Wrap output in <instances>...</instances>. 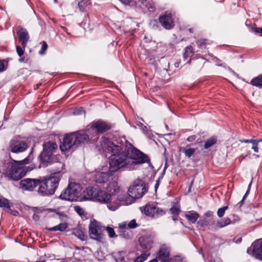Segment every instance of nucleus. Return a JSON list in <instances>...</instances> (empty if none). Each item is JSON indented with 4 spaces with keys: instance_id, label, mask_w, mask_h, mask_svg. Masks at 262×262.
<instances>
[{
    "instance_id": "obj_1",
    "label": "nucleus",
    "mask_w": 262,
    "mask_h": 262,
    "mask_svg": "<svg viewBox=\"0 0 262 262\" xmlns=\"http://www.w3.org/2000/svg\"><path fill=\"white\" fill-rule=\"evenodd\" d=\"M101 149L103 152L110 154L108 157L109 171L116 172L129 169L132 163L142 164L146 163L154 168L148 156L134 147L125 137H115L112 139L105 137L101 138Z\"/></svg>"
},
{
    "instance_id": "obj_2",
    "label": "nucleus",
    "mask_w": 262,
    "mask_h": 262,
    "mask_svg": "<svg viewBox=\"0 0 262 262\" xmlns=\"http://www.w3.org/2000/svg\"><path fill=\"white\" fill-rule=\"evenodd\" d=\"M106 188L110 191L108 193L104 190L100 189L97 186L89 187L85 190L86 200H92L102 204H106L108 209L112 211L117 210L120 206L118 202L113 201L114 196L119 191V187L116 181L110 182Z\"/></svg>"
},
{
    "instance_id": "obj_3",
    "label": "nucleus",
    "mask_w": 262,
    "mask_h": 262,
    "mask_svg": "<svg viewBox=\"0 0 262 262\" xmlns=\"http://www.w3.org/2000/svg\"><path fill=\"white\" fill-rule=\"evenodd\" d=\"M10 155H7L0 164V172L9 180L17 181L25 177L28 172L33 169L31 166H20L13 162Z\"/></svg>"
},
{
    "instance_id": "obj_4",
    "label": "nucleus",
    "mask_w": 262,
    "mask_h": 262,
    "mask_svg": "<svg viewBox=\"0 0 262 262\" xmlns=\"http://www.w3.org/2000/svg\"><path fill=\"white\" fill-rule=\"evenodd\" d=\"M62 174L60 170L53 171L51 173L43 178L38 189V194L42 196L53 195L57 189Z\"/></svg>"
},
{
    "instance_id": "obj_5",
    "label": "nucleus",
    "mask_w": 262,
    "mask_h": 262,
    "mask_svg": "<svg viewBox=\"0 0 262 262\" xmlns=\"http://www.w3.org/2000/svg\"><path fill=\"white\" fill-rule=\"evenodd\" d=\"M42 150L37 157L39 163V168L41 166L47 167L51 164L53 153L57 148V145L55 142L48 141L42 145Z\"/></svg>"
},
{
    "instance_id": "obj_6",
    "label": "nucleus",
    "mask_w": 262,
    "mask_h": 262,
    "mask_svg": "<svg viewBox=\"0 0 262 262\" xmlns=\"http://www.w3.org/2000/svg\"><path fill=\"white\" fill-rule=\"evenodd\" d=\"M104 231L105 227L101 226L99 222L95 219L91 221L89 226V232L91 239L99 243H103Z\"/></svg>"
},
{
    "instance_id": "obj_7",
    "label": "nucleus",
    "mask_w": 262,
    "mask_h": 262,
    "mask_svg": "<svg viewBox=\"0 0 262 262\" xmlns=\"http://www.w3.org/2000/svg\"><path fill=\"white\" fill-rule=\"evenodd\" d=\"M146 192L144 182L139 179L135 181L128 190V195L135 200L142 198Z\"/></svg>"
},
{
    "instance_id": "obj_8",
    "label": "nucleus",
    "mask_w": 262,
    "mask_h": 262,
    "mask_svg": "<svg viewBox=\"0 0 262 262\" xmlns=\"http://www.w3.org/2000/svg\"><path fill=\"white\" fill-rule=\"evenodd\" d=\"M77 186L75 183H71L68 185L67 188L64 189L59 198L62 200H66L70 202H75L77 200V195L79 193L78 190L76 188Z\"/></svg>"
},
{
    "instance_id": "obj_9",
    "label": "nucleus",
    "mask_w": 262,
    "mask_h": 262,
    "mask_svg": "<svg viewBox=\"0 0 262 262\" xmlns=\"http://www.w3.org/2000/svg\"><path fill=\"white\" fill-rule=\"evenodd\" d=\"M139 209L142 213L152 218L159 217L165 213L163 209L152 204H146L145 205L140 207Z\"/></svg>"
},
{
    "instance_id": "obj_10",
    "label": "nucleus",
    "mask_w": 262,
    "mask_h": 262,
    "mask_svg": "<svg viewBox=\"0 0 262 262\" xmlns=\"http://www.w3.org/2000/svg\"><path fill=\"white\" fill-rule=\"evenodd\" d=\"M91 125L92 129L97 134H103L111 129L113 127L112 124L101 119L92 122Z\"/></svg>"
},
{
    "instance_id": "obj_11",
    "label": "nucleus",
    "mask_w": 262,
    "mask_h": 262,
    "mask_svg": "<svg viewBox=\"0 0 262 262\" xmlns=\"http://www.w3.org/2000/svg\"><path fill=\"white\" fill-rule=\"evenodd\" d=\"M247 253L256 259L262 260V239H256L248 248Z\"/></svg>"
},
{
    "instance_id": "obj_12",
    "label": "nucleus",
    "mask_w": 262,
    "mask_h": 262,
    "mask_svg": "<svg viewBox=\"0 0 262 262\" xmlns=\"http://www.w3.org/2000/svg\"><path fill=\"white\" fill-rule=\"evenodd\" d=\"M176 257L179 258L178 261H174L172 258H170V249L165 244L160 247L157 255V258L161 262H183L179 259V256H177Z\"/></svg>"
},
{
    "instance_id": "obj_13",
    "label": "nucleus",
    "mask_w": 262,
    "mask_h": 262,
    "mask_svg": "<svg viewBox=\"0 0 262 262\" xmlns=\"http://www.w3.org/2000/svg\"><path fill=\"white\" fill-rule=\"evenodd\" d=\"M29 147L28 143L22 140L14 139L11 140L9 148L13 153L22 152Z\"/></svg>"
},
{
    "instance_id": "obj_14",
    "label": "nucleus",
    "mask_w": 262,
    "mask_h": 262,
    "mask_svg": "<svg viewBox=\"0 0 262 262\" xmlns=\"http://www.w3.org/2000/svg\"><path fill=\"white\" fill-rule=\"evenodd\" d=\"M158 20L161 26L166 30H170L174 26L173 19L170 13L166 12L160 15Z\"/></svg>"
},
{
    "instance_id": "obj_15",
    "label": "nucleus",
    "mask_w": 262,
    "mask_h": 262,
    "mask_svg": "<svg viewBox=\"0 0 262 262\" xmlns=\"http://www.w3.org/2000/svg\"><path fill=\"white\" fill-rule=\"evenodd\" d=\"M109 169L107 171H96L93 178V181L96 183L105 184L107 183L112 178L113 173Z\"/></svg>"
},
{
    "instance_id": "obj_16",
    "label": "nucleus",
    "mask_w": 262,
    "mask_h": 262,
    "mask_svg": "<svg viewBox=\"0 0 262 262\" xmlns=\"http://www.w3.org/2000/svg\"><path fill=\"white\" fill-rule=\"evenodd\" d=\"M74 133L67 134L65 135L62 139V141H60L59 148L62 152L66 151L74 146Z\"/></svg>"
},
{
    "instance_id": "obj_17",
    "label": "nucleus",
    "mask_w": 262,
    "mask_h": 262,
    "mask_svg": "<svg viewBox=\"0 0 262 262\" xmlns=\"http://www.w3.org/2000/svg\"><path fill=\"white\" fill-rule=\"evenodd\" d=\"M41 183V181L37 179L26 178L19 182L20 187L23 190L32 191Z\"/></svg>"
},
{
    "instance_id": "obj_18",
    "label": "nucleus",
    "mask_w": 262,
    "mask_h": 262,
    "mask_svg": "<svg viewBox=\"0 0 262 262\" xmlns=\"http://www.w3.org/2000/svg\"><path fill=\"white\" fill-rule=\"evenodd\" d=\"M74 133V146L75 148L78 146H82L85 144L88 143L89 141V136L84 133H79L77 132Z\"/></svg>"
},
{
    "instance_id": "obj_19",
    "label": "nucleus",
    "mask_w": 262,
    "mask_h": 262,
    "mask_svg": "<svg viewBox=\"0 0 262 262\" xmlns=\"http://www.w3.org/2000/svg\"><path fill=\"white\" fill-rule=\"evenodd\" d=\"M138 242L141 249H143L144 251L148 252V251L152 246L154 240L152 237L151 236L144 235L140 237Z\"/></svg>"
},
{
    "instance_id": "obj_20",
    "label": "nucleus",
    "mask_w": 262,
    "mask_h": 262,
    "mask_svg": "<svg viewBox=\"0 0 262 262\" xmlns=\"http://www.w3.org/2000/svg\"><path fill=\"white\" fill-rule=\"evenodd\" d=\"M132 5L142 9H147L149 12H154L156 10L154 4L147 0H134Z\"/></svg>"
},
{
    "instance_id": "obj_21",
    "label": "nucleus",
    "mask_w": 262,
    "mask_h": 262,
    "mask_svg": "<svg viewBox=\"0 0 262 262\" xmlns=\"http://www.w3.org/2000/svg\"><path fill=\"white\" fill-rule=\"evenodd\" d=\"M17 34L18 36V39L21 42V45H27L30 38L27 29L21 26H18L17 29Z\"/></svg>"
},
{
    "instance_id": "obj_22",
    "label": "nucleus",
    "mask_w": 262,
    "mask_h": 262,
    "mask_svg": "<svg viewBox=\"0 0 262 262\" xmlns=\"http://www.w3.org/2000/svg\"><path fill=\"white\" fill-rule=\"evenodd\" d=\"M198 227H201L203 230H213V227L210 224L209 220L206 219L204 216H202L197 222Z\"/></svg>"
},
{
    "instance_id": "obj_23",
    "label": "nucleus",
    "mask_w": 262,
    "mask_h": 262,
    "mask_svg": "<svg viewBox=\"0 0 262 262\" xmlns=\"http://www.w3.org/2000/svg\"><path fill=\"white\" fill-rule=\"evenodd\" d=\"M34 150V147H32L31 150L29 154V155L24 159L20 161H17L15 160H14L13 161V162H15L17 163L20 166H23V165L27 164L30 163V161H31L33 159V152Z\"/></svg>"
},
{
    "instance_id": "obj_24",
    "label": "nucleus",
    "mask_w": 262,
    "mask_h": 262,
    "mask_svg": "<svg viewBox=\"0 0 262 262\" xmlns=\"http://www.w3.org/2000/svg\"><path fill=\"white\" fill-rule=\"evenodd\" d=\"M185 217L192 224H194L200 217L199 214L195 211H189L185 214Z\"/></svg>"
},
{
    "instance_id": "obj_25",
    "label": "nucleus",
    "mask_w": 262,
    "mask_h": 262,
    "mask_svg": "<svg viewBox=\"0 0 262 262\" xmlns=\"http://www.w3.org/2000/svg\"><path fill=\"white\" fill-rule=\"evenodd\" d=\"M72 233L82 241H84L87 239V236L85 235L83 230L79 228L74 229Z\"/></svg>"
},
{
    "instance_id": "obj_26",
    "label": "nucleus",
    "mask_w": 262,
    "mask_h": 262,
    "mask_svg": "<svg viewBox=\"0 0 262 262\" xmlns=\"http://www.w3.org/2000/svg\"><path fill=\"white\" fill-rule=\"evenodd\" d=\"M67 228L68 224L67 223H61L55 226L50 228H47L46 229L50 231H59L62 232L66 230Z\"/></svg>"
},
{
    "instance_id": "obj_27",
    "label": "nucleus",
    "mask_w": 262,
    "mask_h": 262,
    "mask_svg": "<svg viewBox=\"0 0 262 262\" xmlns=\"http://www.w3.org/2000/svg\"><path fill=\"white\" fill-rule=\"evenodd\" d=\"M217 141V138L215 136H213L208 139L204 145V149H207L216 144Z\"/></svg>"
},
{
    "instance_id": "obj_28",
    "label": "nucleus",
    "mask_w": 262,
    "mask_h": 262,
    "mask_svg": "<svg viewBox=\"0 0 262 262\" xmlns=\"http://www.w3.org/2000/svg\"><path fill=\"white\" fill-rule=\"evenodd\" d=\"M78 3V7L79 10L84 12L86 11V8L91 4V0H76Z\"/></svg>"
},
{
    "instance_id": "obj_29",
    "label": "nucleus",
    "mask_w": 262,
    "mask_h": 262,
    "mask_svg": "<svg viewBox=\"0 0 262 262\" xmlns=\"http://www.w3.org/2000/svg\"><path fill=\"white\" fill-rule=\"evenodd\" d=\"M250 83L253 86L262 88V74L253 78L251 80Z\"/></svg>"
},
{
    "instance_id": "obj_30",
    "label": "nucleus",
    "mask_w": 262,
    "mask_h": 262,
    "mask_svg": "<svg viewBox=\"0 0 262 262\" xmlns=\"http://www.w3.org/2000/svg\"><path fill=\"white\" fill-rule=\"evenodd\" d=\"M149 28L155 31H160L161 29V25L159 20L157 19H151L149 23Z\"/></svg>"
},
{
    "instance_id": "obj_31",
    "label": "nucleus",
    "mask_w": 262,
    "mask_h": 262,
    "mask_svg": "<svg viewBox=\"0 0 262 262\" xmlns=\"http://www.w3.org/2000/svg\"><path fill=\"white\" fill-rule=\"evenodd\" d=\"M0 207L4 209H10L11 205L9 200L0 196Z\"/></svg>"
},
{
    "instance_id": "obj_32",
    "label": "nucleus",
    "mask_w": 262,
    "mask_h": 262,
    "mask_svg": "<svg viewBox=\"0 0 262 262\" xmlns=\"http://www.w3.org/2000/svg\"><path fill=\"white\" fill-rule=\"evenodd\" d=\"M231 223V220L228 217H226L222 220L217 221L216 223V226L219 228H221L230 225Z\"/></svg>"
},
{
    "instance_id": "obj_33",
    "label": "nucleus",
    "mask_w": 262,
    "mask_h": 262,
    "mask_svg": "<svg viewBox=\"0 0 262 262\" xmlns=\"http://www.w3.org/2000/svg\"><path fill=\"white\" fill-rule=\"evenodd\" d=\"M119 235L118 236L125 239H130L132 237V234L129 229L118 231Z\"/></svg>"
},
{
    "instance_id": "obj_34",
    "label": "nucleus",
    "mask_w": 262,
    "mask_h": 262,
    "mask_svg": "<svg viewBox=\"0 0 262 262\" xmlns=\"http://www.w3.org/2000/svg\"><path fill=\"white\" fill-rule=\"evenodd\" d=\"M150 253L147 251H143L141 254L136 258L134 262H143L147 259Z\"/></svg>"
},
{
    "instance_id": "obj_35",
    "label": "nucleus",
    "mask_w": 262,
    "mask_h": 262,
    "mask_svg": "<svg viewBox=\"0 0 262 262\" xmlns=\"http://www.w3.org/2000/svg\"><path fill=\"white\" fill-rule=\"evenodd\" d=\"M169 211L172 215H179L181 212L180 206L179 205H176L175 203H173V204L169 209Z\"/></svg>"
},
{
    "instance_id": "obj_36",
    "label": "nucleus",
    "mask_w": 262,
    "mask_h": 262,
    "mask_svg": "<svg viewBox=\"0 0 262 262\" xmlns=\"http://www.w3.org/2000/svg\"><path fill=\"white\" fill-rule=\"evenodd\" d=\"M182 151L184 153L186 157L190 158L194 153L195 149L193 148H187L186 147H183Z\"/></svg>"
},
{
    "instance_id": "obj_37",
    "label": "nucleus",
    "mask_w": 262,
    "mask_h": 262,
    "mask_svg": "<svg viewBox=\"0 0 262 262\" xmlns=\"http://www.w3.org/2000/svg\"><path fill=\"white\" fill-rule=\"evenodd\" d=\"M26 46L27 45L25 44H24V45H21V47L19 46H16V52L19 57H22L24 54Z\"/></svg>"
},
{
    "instance_id": "obj_38",
    "label": "nucleus",
    "mask_w": 262,
    "mask_h": 262,
    "mask_svg": "<svg viewBox=\"0 0 262 262\" xmlns=\"http://www.w3.org/2000/svg\"><path fill=\"white\" fill-rule=\"evenodd\" d=\"M105 230L107 231L108 234V236L110 238H113L118 236V235L116 234L114 229L110 226H107L106 228L105 227Z\"/></svg>"
},
{
    "instance_id": "obj_39",
    "label": "nucleus",
    "mask_w": 262,
    "mask_h": 262,
    "mask_svg": "<svg viewBox=\"0 0 262 262\" xmlns=\"http://www.w3.org/2000/svg\"><path fill=\"white\" fill-rule=\"evenodd\" d=\"M74 211L81 217H82V216H85V213L84 210L79 206H75L74 207Z\"/></svg>"
},
{
    "instance_id": "obj_40",
    "label": "nucleus",
    "mask_w": 262,
    "mask_h": 262,
    "mask_svg": "<svg viewBox=\"0 0 262 262\" xmlns=\"http://www.w3.org/2000/svg\"><path fill=\"white\" fill-rule=\"evenodd\" d=\"M228 208V206H225L218 209L217 211V215L219 217H222L224 216L225 211Z\"/></svg>"
},
{
    "instance_id": "obj_41",
    "label": "nucleus",
    "mask_w": 262,
    "mask_h": 262,
    "mask_svg": "<svg viewBox=\"0 0 262 262\" xmlns=\"http://www.w3.org/2000/svg\"><path fill=\"white\" fill-rule=\"evenodd\" d=\"M48 47V46L47 42L45 41H42L41 42V50L39 51V54L41 55H44Z\"/></svg>"
},
{
    "instance_id": "obj_42",
    "label": "nucleus",
    "mask_w": 262,
    "mask_h": 262,
    "mask_svg": "<svg viewBox=\"0 0 262 262\" xmlns=\"http://www.w3.org/2000/svg\"><path fill=\"white\" fill-rule=\"evenodd\" d=\"M139 225L136 223V221L135 219L132 220L128 223V228L129 229H135L136 227H138Z\"/></svg>"
},
{
    "instance_id": "obj_43",
    "label": "nucleus",
    "mask_w": 262,
    "mask_h": 262,
    "mask_svg": "<svg viewBox=\"0 0 262 262\" xmlns=\"http://www.w3.org/2000/svg\"><path fill=\"white\" fill-rule=\"evenodd\" d=\"M7 63H5L4 60L0 59V73L3 72L7 70Z\"/></svg>"
},
{
    "instance_id": "obj_44",
    "label": "nucleus",
    "mask_w": 262,
    "mask_h": 262,
    "mask_svg": "<svg viewBox=\"0 0 262 262\" xmlns=\"http://www.w3.org/2000/svg\"><path fill=\"white\" fill-rule=\"evenodd\" d=\"M118 228V231L129 229V228H128V224L127 225V223L125 222H123L119 224Z\"/></svg>"
},
{
    "instance_id": "obj_45",
    "label": "nucleus",
    "mask_w": 262,
    "mask_h": 262,
    "mask_svg": "<svg viewBox=\"0 0 262 262\" xmlns=\"http://www.w3.org/2000/svg\"><path fill=\"white\" fill-rule=\"evenodd\" d=\"M207 39H200L196 41V44L199 48H202L207 44Z\"/></svg>"
},
{
    "instance_id": "obj_46",
    "label": "nucleus",
    "mask_w": 262,
    "mask_h": 262,
    "mask_svg": "<svg viewBox=\"0 0 262 262\" xmlns=\"http://www.w3.org/2000/svg\"><path fill=\"white\" fill-rule=\"evenodd\" d=\"M56 214L58 216L61 221H64L65 219L68 218V215L63 212H57Z\"/></svg>"
},
{
    "instance_id": "obj_47",
    "label": "nucleus",
    "mask_w": 262,
    "mask_h": 262,
    "mask_svg": "<svg viewBox=\"0 0 262 262\" xmlns=\"http://www.w3.org/2000/svg\"><path fill=\"white\" fill-rule=\"evenodd\" d=\"M251 143L252 144V149L254 150V152H258V147L257 140L254 139V142Z\"/></svg>"
},
{
    "instance_id": "obj_48",
    "label": "nucleus",
    "mask_w": 262,
    "mask_h": 262,
    "mask_svg": "<svg viewBox=\"0 0 262 262\" xmlns=\"http://www.w3.org/2000/svg\"><path fill=\"white\" fill-rule=\"evenodd\" d=\"M83 113H84V111L83 110L82 107L77 108L74 111V114L76 115H80Z\"/></svg>"
},
{
    "instance_id": "obj_49",
    "label": "nucleus",
    "mask_w": 262,
    "mask_h": 262,
    "mask_svg": "<svg viewBox=\"0 0 262 262\" xmlns=\"http://www.w3.org/2000/svg\"><path fill=\"white\" fill-rule=\"evenodd\" d=\"M252 29L256 34H260L262 36V27H253Z\"/></svg>"
},
{
    "instance_id": "obj_50",
    "label": "nucleus",
    "mask_w": 262,
    "mask_h": 262,
    "mask_svg": "<svg viewBox=\"0 0 262 262\" xmlns=\"http://www.w3.org/2000/svg\"><path fill=\"white\" fill-rule=\"evenodd\" d=\"M146 135L147 136V137L150 139H153L154 140V138L155 137L154 135L152 134V133H151V130H147L146 131V133H145Z\"/></svg>"
},
{
    "instance_id": "obj_51",
    "label": "nucleus",
    "mask_w": 262,
    "mask_h": 262,
    "mask_svg": "<svg viewBox=\"0 0 262 262\" xmlns=\"http://www.w3.org/2000/svg\"><path fill=\"white\" fill-rule=\"evenodd\" d=\"M213 215V212L208 210L204 213L203 216H204L205 218L206 217H210L212 216Z\"/></svg>"
},
{
    "instance_id": "obj_52",
    "label": "nucleus",
    "mask_w": 262,
    "mask_h": 262,
    "mask_svg": "<svg viewBox=\"0 0 262 262\" xmlns=\"http://www.w3.org/2000/svg\"><path fill=\"white\" fill-rule=\"evenodd\" d=\"M242 143H251L254 142V139H242L239 140Z\"/></svg>"
},
{
    "instance_id": "obj_53",
    "label": "nucleus",
    "mask_w": 262,
    "mask_h": 262,
    "mask_svg": "<svg viewBox=\"0 0 262 262\" xmlns=\"http://www.w3.org/2000/svg\"><path fill=\"white\" fill-rule=\"evenodd\" d=\"M122 4L125 5H132L134 0H119Z\"/></svg>"
},
{
    "instance_id": "obj_54",
    "label": "nucleus",
    "mask_w": 262,
    "mask_h": 262,
    "mask_svg": "<svg viewBox=\"0 0 262 262\" xmlns=\"http://www.w3.org/2000/svg\"><path fill=\"white\" fill-rule=\"evenodd\" d=\"M209 55L212 57V59L214 61L216 62H219L221 61V60L219 58L214 56L212 54H209Z\"/></svg>"
},
{
    "instance_id": "obj_55",
    "label": "nucleus",
    "mask_w": 262,
    "mask_h": 262,
    "mask_svg": "<svg viewBox=\"0 0 262 262\" xmlns=\"http://www.w3.org/2000/svg\"><path fill=\"white\" fill-rule=\"evenodd\" d=\"M195 138H196V136L195 135L190 136L187 138V141H188V142H192L194 141V140H195Z\"/></svg>"
},
{
    "instance_id": "obj_56",
    "label": "nucleus",
    "mask_w": 262,
    "mask_h": 262,
    "mask_svg": "<svg viewBox=\"0 0 262 262\" xmlns=\"http://www.w3.org/2000/svg\"><path fill=\"white\" fill-rule=\"evenodd\" d=\"M185 52L188 54L193 53L192 48L191 46H188L185 49Z\"/></svg>"
},
{
    "instance_id": "obj_57",
    "label": "nucleus",
    "mask_w": 262,
    "mask_h": 262,
    "mask_svg": "<svg viewBox=\"0 0 262 262\" xmlns=\"http://www.w3.org/2000/svg\"><path fill=\"white\" fill-rule=\"evenodd\" d=\"M227 69L234 76L236 77H238V75L234 71H233L229 67H227Z\"/></svg>"
},
{
    "instance_id": "obj_58",
    "label": "nucleus",
    "mask_w": 262,
    "mask_h": 262,
    "mask_svg": "<svg viewBox=\"0 0 262 262\" xmlns=\"http://www.w3.org/2000/svg\"><path fill=\"white\" fill-rule=\"evenodd\" d=\"M242 237H238L237 238V239H236L235 238H233L232 241V242L233 243H235L236 244H239L241 243V242H242Z\"/></svg>"
},
{
    "instance_id": "obj_59",
    "label": "nucleus",
    "mask_w": 262,
    "mask_h": 262,
    "mask_svg": "<svg viewBox=\"0 0 262 262\" xmlns=\"http://www.w3.org/2000/svg\"><path fill=\"white\" fill-rule=\"evenodd\" d=\"M126 21H127V23H132V24H131V25H132V24H137V23H136V22H135V21H133V19H132V18L131 17H129V18H127V19H126Z\"/></svg>"
},
{
    "instance_id": "obj_60",
    "label": "nucleus",
    "mask_w": 262,
    "mask_h": 262,
    "mask_svg": "<svg viewBox=\"0 0 262 262\" xmlns=\"http://www.w3.org/2000/svg\"><path fill=\"white\" fill-rule=\"evenodd\" d=\"M244 201L245 200L242 199V200L237 203V206H238L239 208H241L243 205Z\"/></svg>"
},
{
    "instance_id": "obj_61",
    "label": "nucleus",
    "mask_w": 262,
    "mask_h": 262,
    "mask_svg": "<svg viewBox=\"0 0 262 262\" xmlns=\"http://www.w3.org/2000/svg\"><path fill=\"white\" fill-rule=\"evenodd\" d=\"M249 188L248 189L246 192V193H245L244 195L243 196V199L244 200H245L246 199V198L247 197V196L248 195V194H249Z\"/></svg>"
},
{
    "instance_id": "obj_62",
    "label": "nucleus",
    "mask_w": 262,
    "mask_h": 262,
    "mask_svg": "<svg viewBox=\"0 0 262 262\" xmlns=\"http://www.w3.org/2000/svg\"><path fill=\"white\" fill-rule=\"evenodd\" d=\"M32 217L35 221H38L39 219V216L36 214H34Z\"/></svg>"
},
{
    "instance_id": "obj_63",
    "label": "nucleus",
    "mask_w": 262,
    "mask_h": 262,
    "mask_svg": "<svg viewBox=\"0 0 262 262\" xmlns=\"http://www.w3.org/2000/svg\"><path fill=\"white\" fill-rule=\"evenodd\" d=\"M165 173V170H163L158 178H159V179H161V180L162 179Z\"/></svg>"
},
{
    "instance_id": "obj_64",
    "label": "nucleus",
    "mask_w": 262,
    "mask_h": 262,
    "mask_svg": "<svg viewBox=\"0 0 262 262\" xmlns=\"http://www.w3.org/2000/svg\"><path fill=\"white\" fill-rule=\"evenodd\" d=\"M11 213L14 216H16L19 214V212L17 210H13L11 212Z\"/></svg>"
}]
</instances>
